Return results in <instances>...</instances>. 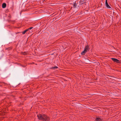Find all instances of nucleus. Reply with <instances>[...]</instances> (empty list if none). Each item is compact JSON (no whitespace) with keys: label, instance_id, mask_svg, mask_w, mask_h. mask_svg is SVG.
I'll return each mask as SVG.
<instances>
[{"label":"nucleus","instance_id":"nucleus-5","mask_svg":"<svg viewBox=\"0 0 121 121\" xmlns=\"http://www.w3.org/2000/svg\"><path fill=\"white\" fill-rule=\"evenodd\" d=\"M79 3H80V4H81V6H82V4H84V3H86V1L85 0H80L79 1Z\"/></svg>","mask_w":121,"mask_h":121},{"label":"nucleus","instance_id":"nucleus-9","mask_svg":"<svg viewBox=\"0 0 121 121\" xmlns=\"http://www.w3.org/2000/svg\"><path fill=\"white\" fill-rule=\"evenodd\" d=\"M102 120L99 117L96 118L95 119V121H102Z\"/></svg>","mask_w":121,"mask_h":121},{"label":"nucleus","instance_id":"nucleus-15","mask_svg":"<svg viewBox=\"0 0 121 121\" xmlns=\"http://www.w3.org/2000/svg\"><path fill=\"white\" fill-rule=\"evenodd\" d=\"M86 61H87L88 62H89V60H88V59H86Z\"/></svg>","mask_w":121,"mask_h":121},{"label":"nucleus","instance_id":"nucleus-14","mask_svg":"<svg viewBox=\"0 0 121 121\" xmlns=\"http://www.w3.org/2000/svg\"><path fill=\"white\" fill-rule=\"evenodd\" d=\"M33 28V27H29L28 29L29 30H31V29H32V28Z\"/></svg>","mask_w":121,"mask_h":121},{"label":"nucleus","instance_id":"nucleus-10","mask_svg":"<svg viewBox=\"0 0 121 121\" xmlns=\"http://www.w3.org/2000/svg\"><path fill=\"white\" fill-rule=\"evenodd\" d=\"M86 51H85L84 50L83 51H82L81 53V55H85V54L86 53Z\"/></svg>","mask_w":121,"mask_h":121},{"label":"nucleus","instance_id":"nucleus-1","mask_svg":"<svg viewBox=\"0 0 121 121\" xmlns=\"http://www.w3.org/2000/svg\"><path fill=\"white\" fill-rule=\"evenodd\" d=\"M37 117L39 120L43 121H49L50 120V118L49 116L44 114L38 115Z\"/></svg>","mask_w":121,"mask_h":121},{"label":"nucleus","instance_id":"nucleus-3","mask_svg":"<svg viewBox=\"0 0 121 121\" xmlns=\"http://www.w3.org/2000/svg\"><path fill=\"white\" fill-rule=\"evenodd\" d=\"M105 5L106 6V7L108 8L109 9H112L111 7H110V6L108 5V4L107 2V0H106Z\"/></svg>","mask_w":121,"mask_h":121},{"label":"nucleus","instance_id":"nucleus-21","mask_svg":"<svg viewBox=\"0 0 121 121\" xmlns=\"http://www.w3.org/2000/svg\"><path fill=\"white\" fill-rule=\"evenodd\" d=\"M33 64H34V63H33Z\"/></svg>","mask_w":121,"mask_h":121},{"label":"nucleus","instance_id":"nucleus-6","mask_svg":"<svg viewBox=\"0 0 121 121\" xmlns=\"http://www.w3.org/2000/svg\"><path fill=\"white\" fill-rule=\"evenodd\" d=\"M73 7L74 9L76 8H78L77 5L76 4V2H74L73 4Z\"/></svg>","mask_w":121,"mask_h":121},{"label":"nucleus","instance_id":"nucleus-12","mask_svg":"<svg viewBox=\"0 0 121 121\" xmlns=\"http://www.w3.org/2000/svg\"><path fill=\"white\" fill-rule=\"evenodd\" d=\"M27 30H25L23 31L22 32V33L23 34H24L26 32H27L26 31Z\"/></svg>","mask_w":121,"mask_h":121},{"label":"nucleus","instance_id":"nucleus-18","mask_svg":"<svg viewBox=\"0 0 121 121\" xmlns=\"http://www.w3.org/2000/svg\"><path fill=\"white\" fill-rule=\"evenodd\" d=\"M26 30H27L26 31H28L29 30L28 29Z\"/></svg>","mask_w":121,"mask_h":121},{"label":"nucleus","instance_id":"nucleus-13","mask_svg":"<svg viewBox=\"0 0 121 121\" xmlns=\"http://www.w3.org/2000/svg\"><path fill=\"white\" fill-rule=\"evenodd\" d=\"M23 54L24 55H26L27 54V53L26 52H24L23 53Z\"/></svg>","mask_w":121,"mask_h":121},{"label":"nucleus","instance_id":"nucleus-4","mask_svg":"<svg viewBox=\"0 0 121 121\" xmlns=\"http://www.w3.org/2000/svg\"><path fill=\"white\" fill-rule=\"evenodd\" d=\"M89 47L88 45H86L84 49V50L86 52H87L88 51H89Z\"/></svg>","mask_w":121,"mask_h":121},{"label":"nucleus","instance_id":"nucleus-7","mask_svg":"<svg viewBox=\"0 0 121 121\" xmlns=\"http://www.w3.org/2000/svg\"><path fill=\"white\" fill-rule=\"evenodd\" d=\"M6 6V4L5 3H3L2 5V7L3 8H5Z\"/></svg>","mask_w":121,"mask_h":121},{"label":"nucleus","instance_id":"nucleus-17","mask_svg":"<svg viewBox=\"0 0 121 121\" xmlns=\"http://www.w3.org/2000/svg\"><path fill=\"white\" fill-rule=\"evenodd\" d=\"M50 75H51V74H49V75H48V76H47V77H49V76Z\"/></svg>","mask_w":121,"mask_h":121},{"label":"nucleus","instance_id":"nucleus-2","mask_svg":"<svg viewBox=\"0 0 121 121\" xmlns=\"http://www.w3.org/2000/svg\"><path fill=\"white\" fill-rule=\"evenodd\" d=\"M111 59L114 62H115L117 63H121V61L119 60H118L117 59L112 58Z\"/></svg>","mask_w":121,"mask_h":121},{"label":"nucleus","instance_id":"nucleus-20","mask_svg":"<svg viewBox=\"0 0 121 121\" xmlns=\"http://www.w3.org/2000/svg\"><path fill=\"white\" fill-rule=\"evenodd\" d=\"M20 33V32H18V33Z\"/></svg>","mask_w":121,"mask_h":121},{"label":"nucleus","instance_id":"nucleus-11","mask_svg":"<svg viewBox=\"0 0 121 121\" xmlns=\"http://www.w3.org/2000/svg\"><path fill=\"white\" fill-rule=\"evenodd\" d=\"M77 3H76V4L77 5V6L78 7H81V5L80 4V3L79 2V3H78L77 2Z\"/></svg>","mask_w":121,"mask_h":121},{"label":"nucleus","instance_id":"nucleus-19","mask_svg":"<svg viewBox=\"0 0 121 121\" xmlns=\"http://www.w3.org/2000/svg\"><path fill=\"white\" fill-rule=\"evenodd\" d=\"M72 8H73L72 7H71V9H72Z\"/></svg>","mask_w":121,"mask_h":121},{"label":"nucleus","instance_id":"nucleus-8","mask_svg":"<svg viewBox=\"0 0 121 121\" xmlns=\"http://www.w3.org/2000/svg\"><path fill=\"white\" fill-rule=\"evenodd\" d=\"M58 68L57 66H55L54 67H52L50 68V69H53L54 70V69H57Z\"/></svg>","mask_w":121,"mask_h":121},{"label":"nucleus","instance_id":"nucleus-16","mask_svg":"<svg viewBox=\"0 0 121 121\" xmlns=\"http://www.w3.org/2000/svg\"><path fill=\"white\" fill-rule=\"evenodd\" d=\"M21 66L23 67H25V66H24L23 65H21Z\"/></svg>","mask_w":121,"mask_h":121}]
</instances>
